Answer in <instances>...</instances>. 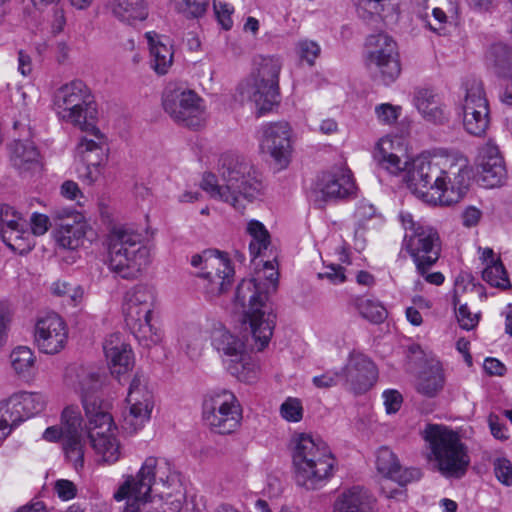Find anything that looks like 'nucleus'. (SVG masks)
<instances>
[{"instance_id": "f257e3e1", "label": "nucleus", "mask_w": 512, "mask_h": 512, "mask_svg": "<svg viewBox=\"0 0 512 512\" xmlns=\"http://www.w3.org/2000/svg\"><path fill=\"white\" fill-rule=\"evenodd\" d=\"M470 168L464 157H446L435 161L426 155L412 160L409 169L411 185L424 194L430 189L441 205L450 206L463 199L470 186Z\"/></svg>"}, {"instance_id": "f03ea898", "label": "nucleus", "mask_w": 512, "mask_h": 512, "mask_svg": "<svg viewBox=\"0 0 512 512\" xmlns=\"http://www.w3.org/2000/svg\"><path fill=\"white\" fill-rule=\"evenodd\" d=\"M279 273L272 262L266 261L257 278L242 280L236 288L235 301L244 311V322L249 324L252 337L259 351L266 348L273 335L276 315L268 294L277 289Z\"/></svg>"}, {"instance_id": "7ed1b4c3", "label": "nucleus", "mask_w": 512, "mask_h": 512, "mask_svg": "<svg viewBox=\"0 0 512 512\" xmlns=\"http://www.w3.org/2000/svg\"><path fill=\"white\" fill-rule=\"evenodd\" d=\"M219 171L222 184L212 173H205L201 181V188L212 198L241 211L262 194L263 184L258 172L239 156L222 155Z\"/></svg>"}, {"instance_id": "20e7f679", "label": "nucleus", "mask_w": 512, "mask_h": 512, "mask_svg": "<svg viewBox=\"0 0 512 512\" xmlns=\"http://www.w3.org/2000/svg\"><path fill=\"white\" fill-rule=\"evenodd\" d=\"M108 266L118 277L139 278L151 263L149 247L141 233L132 228H114L108 236Z\"/></svg>"}, {"instance_id": "39448f33", "label": "nucleus", "mask_w": 512, "mask_h": 512, "mask_svg": "<svg viewBox=\"0 0 512 512\" xmlns=\"http://www.w3.org/2000/svg\"><path fill=\"white\" fill-rule=\"evenodd\" d=\"M295 474L304 480H324L333 476L335 459L328 445L312 434H295L290 442Z\"/></svg>"}, {"instance_id": "423d86ee", "label": "nucleus", "mask_w": 512, "mask_h": 512, "mask_svg": "<svg viewBox=\"0 0 512 512\" xmlns=\"http://www.w3.org/2000/svg\"><path fill=\"white\" fill-rule=\"evenodd\" d=\"M281 69L282 62L279 57L258 56L251 78L238 87L242 100L253 102L260 115L272 110L279 102Z\"/></svg>"}, {"instance_id": "0eeeda50", "label": "nucleus", "mask_w": 512, "mask_h": 512, "mask_svg": "<svg viewBox=\"0 0 512 512\" xmlns=\"http://www.w3.org/2000/svg\"><path fill=\"white\" fill-rule=\"evenodd\" d=\"M424 439L429 444L431 455L444 477L464 476L470 459L456 432L443 425L429 424L425 428Z\"/></svg>"}, {"instance_id": "6e6552de", "label": "nucleus", "mask_w": 512, "mask_h": 512, "mask_svg": "<svg viewBox=\"0 0 512 512\" xmlns=\"http://www.w3.org/2000/svg\"><path fill=\"white\" fill-rule=\"evenodd\" d=\"M54 107L60 120L81 129L95 125L98 110L90 88L81 80L62 85L54 95Z\"/></svg>"}, {"instance_id": "1a4fd4ad", "label": "nucleus", "mask_w": 512, "mask_h": 512, "mask_svg": "<svg viewBox=\"0 0 512 512\" xmlns=\"http://www.w3.org/2000/svg\"><path fill=\"white\" fill-rule=\"evenodd\" d=\"M405 230L402 246L411 256L418 273H425L439 259L441 241L436 229L415 221L410 213H401Z\"/></svg>"}, {"instance_id": "9d476101", "label": "nucleus", "mask_w": 512, "mask_h": 512, "mask_svg": "<svg viewBox=\"0 0 512 512\" xmlns=\"http://www.w3.org/2000/svg\"><path fill=\"white\" fill-rule=\"evenodd\" d=\"M154 303V290L146 285H136L127 291L123 303L127 326L139 343L146 347L160 341V335L151 324Z\"/></svg>"}, {"instance_id": "9b49d317", "label": "nucleus", "mask_w": 512, "mask_h": 512, "mask_svg": "<svg viewBox=\"0 0 512 512\" xmlns=\"http://www.w3.org/2000/svg\"><path fill=\"white\" fill-rule=\"evenodd\" d=\"M190 263L199 269L196 273L197 285L206 299L213 300L230 289L234 268L224 254L217 250H205L193 255Z\"/></svg>"}, {"instance_id": "f8f14e48", "label": "nucleus", "mask_w": 512, "mask_h": 512, "mask_svg": "<svg viewBox=\"0 0 512 512\" xmlns=\"http://www.w3.org/2000/svg\"><path fill=\"white\" fill-rule=\"evenodd\" d=\"M202 418L212 432L228 435L239 428L242 409L234 393L226 389L214 390L204 397Z\"/></svg>"}, {"instance_id": "ddd939ff", "label": "nucleus", "mask_w": 512, "mask_h": 512, "mask_svg": "<svg viewBox=\"0 0 512 512\" xmlns=\"http://www.w3.org/2000/svg\"><path fill=\"white\" fill-rule=\"evenodd\" d=\"M212 345L220 355L226 371L241 382L252 383L257 379L256 363L247 352L245 342L226 329L216 330Z\"/></svg>"}, {"instance_id": "4468645a", "label": "nucleus", "mask_w": 512, "mask_h": 512, "mask_svg": "<svg viewBox=\"0 0 512 512\" xmlns=\"http://www.w3.org/2000/svg\"><path fill=\"white\" fill-rule=\"evenodd\" d=\"M162 106L173 121L189 128H198L205 120L203 99L195 91L176 83L165 87Z\"/></svg>"}, {"instance_id": "2eb2a0df", "label": "nucleus", "mask_w": 512, "mask_h": 512, "mask_svg": "<svg viewBox=\"0 0 512 512\" xmlns=\"http://www.w3.org/2000/svg\"><path fill=\"white\" fill-rule=\"evenodd\" d=\"M86 418V434L95 453L104 462L118 461L121 455L120 444L115 434L117 427L110 412L99 410L95 404L88 403Z\"/></svg>"}, {"instance_id": "dca6fc26", "label": "nucleus", "mask_w": 512, "mask_h": 512, "mask_svg": "<svg viewBox=\"0 0 512 512\" xmlns=\"http://www.w3.org/2000/svg\"><path fill=\"white\" fill-rule=\"evenodd\" d=\"M81 415L76 407H67L61 416V426L48 427L43 438L47 441L61 439L65 457L77 472L84 468V443Z\"/></svg>"}, {"instance_id": "f3484780", "label": "nucleus", "mask_w": 512, "mask_h": 512, "mask_svg": "<svg viewBox=\"0 0 512 512\" xmlns=\"http://www.w3.org/2000/svg\"><path fill=\"white\" fill-rule=\"evenodd\" d=\"M366 49L367 68L385 84L395 81L401 72L396 42L386 33L372 34L366 39Z\"/></svg>"}, {"instance_id": "a211bd4d", "label": "nucleus", "mask_w": 512, "mask_h": 512, "mask_svg": "<svg viewBox=\"0 0 512 512\" xmlns=\"http://www.w3.org/2000/svg\"><path fill=\"white\" fill-rule=\"evenodd\" d=\"M153 406V394L148 388L147 378L137 372L128 389L126 409L122 413V429L128 434L137 433L150 420Z\"/></svg>"}, {"instance_id": "6ab92c4d", "label": "nucleus", "mask_w": 512, "mask_h": 512, "mask_svg": "<svg viewBox=\"0 0 512 512\" xmlns=\"http://www.w3.org/2000/svg\"><path fill=\"white\" fill-rule=\"evenodd\" d=\"M292 129L285 122H273L261 128L260 149L270 155L279 169L288 166L292 153Z\"/></svg>"}, {"instance_id": "aec40b11", "label": "nucleus", "mask_w": 512, "mask_h": 512, "mask_svg": "<svg viewBox=\"0 0 512 512\" xmlns=\"http://www.w3.org/2000/svg\"><path fill=\"white\" fill-rule=\"evenodd\" d=\"M462 110L465 130L474 136L483 135L489 126L490 117L488 100L481 83L473 82L467 88Z\"/></svg>"}, {"instance_id": "412c9836", "label": "nucleus", "mask_w": 512, "mask_h": 512, "mask_svg": "<svg viewBox=\"0 0 512 512\" xmlns=\"http://www.w3.org/2000/svg\"><path fill=\"white\" fill-rule=\"evenodd\" d=\"M34 337L41 352L59 353L67 343V325L57 313H48L37 320Z\"/></svg>"}, {"instance_id": "4be33fe9", "label": "nucleus", "mask_w": 512, "mask_h": 512, "mask_svg": "<svg viewBox=\"0 0 512 512\" xmlns=\"http://www.w3.org/2000/svg\"><path fill=\"white\" fill-rule=\"evenodd\" d=\"M356 191L353 174L344 166L324 172L316 184V193L325 202L349 199L356 194Z\"/></svg>"}, {"instance_id": "5701e85b", "label": "nucleus", "mask_w": 512, "mask_h": 512, "mask_svg": "<svg viewBox=\"0 0 512 512\" xmlns=\"http://www.w3.org/2000/svg\"><path fill=\"white\" fill-rule=\"evenodd\" d=\"M343 373L347 387L356 394L368 391L378 378L374 362L367 355L357 351L350 353Z\"/></svg>"}, {"instance_id": "b1692460", "label": "nucleus", "mask_w": 512, "mask_h": 512, "mask_svg": "<svg viewBox=\"0 0 512 512\" xmlns=\"http://www.w3.org/2000/svg\"><path fill=\"white\" fill-rule=\"evenodd\" d=\"M66 383L80 394L84 410L86 404H95L99 410L109 411V403L95 396L94 393L101 387L100 374L87 367H70L66 372Z\"/></svg>"}, {"instance_id": "393cba45", "label": "nucleus", "mask_w": 512, "mask_h": 512, "mask_svg": "<svg viewBox=\"0 0 512 512\" xmlns=\"http://www.w3.org/2000/svg\"><path fill=\"white\" fill-rule=\"evenodd\" d=\"M420 9L418 17L431 31L442 34L446 25L458 14L455 0H414Z\"/></svg>"}, {"instance_id": "a878e982", "label": "nucleus", "mask_w": 512, "mask_h": 512, "mask_svg": "<svg viewBox=\"0 0 512 512\" xmlns=\"http://www.w3.org/2000/svg\"><path fill=\"white\" fill-rule=\"evenodd\" d=\"M477 168L479 180L486 188L500 186L506 179L507 171L503 158L494 145L487 144L481 148Z\"/></svg>"}, {"instance_id": "bb28decb", "label": "nucleus", "mask_w": 512, "mask_h": 512, "mask_svg": "<svg viewBox=\"0 0 512 512\" xmlns=\"http://www.w3.org/2000/svg\"><path fill=\"white\" fill-rule=\"evenodd\" d=\"M488 68L499 78L507 81L501 101L512 105V48L503 43H495L486 53Z\"/></svg>"}, {"instance_id": "cd10ccee", "label": "nucleus", "mask_w": 512, "mask_h": 512, "mask_svg": "<svg viewBox=\"0 0 512 512\" xmlns=\"http://www.w3.org/2000/svg\"><path fill=\"white\" fill-rule=\"evenodd\" d=\"M413 103L422 118L429 123L443 125L449 121L450 111L441 96L431 88H417Z\"/></svg>"}, {"instance_id": "c85d7f7f", "label": "nucleus", "mask_w": 512, "mask_h": 512, "mask_svg": "<svg viewBox=\"0 0 512 512\" xmlns=\"http://www.w3.org/2000/svg\"><path fill=\"white\" fill-rule=\"evenodd\" d=\"M87 135L82 137L76 147V157L82 164L101 166L107 160L108 147L105 135L92 125L91 129H81Z\"/></svg>"}, {"instance_id": "c756f323", "label": "nucleus", "mask_w": 512, "mask_h": 512, "mask_svg": "<svg viewBox=\"0 0 512 512\" xmlns=\"http://www.w3.org/2000/svg\"><path fill=\"white\" fill-rule=\"evenodd\" d=\"M0 402L7 404L9 419L18 426L25 419L40 413L45 407L46 399L38 392H20Z\"/></svg>"}, {"instance_id": "7c9ffc66", "label": "nucleus", "mask_w": 512, "mask_h": 512, "mask_svg": "<svg viewBox=\"0 0 512 512\" xmlns=\"http://www.w3.org/2000/svg\"><path fill=\"white\" fill-rule=\"evenodd\" d=\"M103 350L112 374L121 375L132 369L133 353L121 334L109 335L103 343Z\"/></svg>"}, {"instance_id": "2f4dec72", "label": "nucleus", "mask_w": 512, "mask_h": 512, "mask_svg": "<svg viewBox=\"0 0 512 512\" xmlns=\"http://www.w3.org/2000/svg\"><path fill=\"white\" fill-rule=\"evenodd\" d=\"M334 512H375V498L362 486H353L337 497Z\"/></svg>"}, {"instance_id": "473e14b6", "label": "nucleus", "mask_w": 512, "mask_h": 512, "mask_svg": "<svg viewBox=\"0 0 512 512\" xmlns=\"http://www.w3.org/2000/svg\"><path fill=\"white\" fill-rule=\"evenodd\" d=\"M150 50L151 68L159 75L168 72L173 63V50L165 36L154 31L145 33Z\"/></svg>"}, {"instance_id": "72a5a7b5", "label": "nucleus", "mask_w": 512, "mask_h": 512, "mask_svg": "<svg viewBox=\"0 0 512 512\" xmlns=\"http://www.w3.org/2000/svg\"><path fill=\"white\" fill-rule=\"evenodd\" d=\"M150 482H123L115 492L117 501H125L122 512H139L141 507L151 499Z\"/></svg>"}, {"instance_id": "f704fd0d", "label": "nucleus", "mask_w": 512, "mask_h": 512, "mask_svg": "<svg viewBox=\"0 0 512 512\" xmlns=\"http://www.w3.org/2000/svg\"><path fill=\"white\" fill-rule=\"evenodd\" d=\"M108 10L120 22L135 25L148 17V5L145 0H109Z\"/></svg>"}, {"instance_id": "c9c22d12", "label": "nucleus", "mask_w": 512, "mask_h": 512, "mask_svg": "<svg viewBox=\"0 0 512 512\" xmlns=\"http://www.w3.org/2000/svg\"><path fill=\"white\" fill-rule=\"evenodd\" d=\"M181 472L166 458L149 456L142 463L137 480H175Z\"/></svg>"}, {"instance_id": "e433bc0d", "label": "nucleus", "mask_w": 512, "mask_h": 512, "mask_svg": "<svg viewBox=\"0 0 512 512\" xmlns=\"http://www.w3.org/2000/svg\"><path fill=\"white\" fill-rule=\"evenodd\" d=\"M10 150L12 165L21 174L39 167V152L31 141L14 140Z\"/></svg>"}, {"instance_id": "4c0bfd02", "label": "nucleus", "mask_w": 512, "mask_h": 512, "mask_svg": "<svg viewBox=\"0 0 512 512\" xmlns=\"http://www.w3.org/2000/svg\"><path fill=\"white\" fill-rule=\"evenodd\" d=\"M356 6L364 20H386L398 14L399 0H356Z\"/></svg>"}, {"instance_id": "58836bf2", "label": "nucleus", "mask_w": 512, "mask_h": 512, "mask_svg": "<svg viewBox=\"0 0 512 512\" xmlns=\"http://www.w3.org/2000/svg\"><path fill=\"white\" fill-rule=\"evenodd\" d=\"M445 378L439 364L431 365L420 372L416 390L425 397H435L444 387Z\"/></svg>"}, {"instance_id": "ea45409f", "label": "nucleus", "mask_w": 512, "mask_h": 512, "mask_svg": "<svg viewBox=\"0 0 512 512\" xmlns=\"http://www.w3.org/2000/svg\"><path fill=\"white\" fill-rule=\"evenodd\" d=\"M206 336L198 326H187L181 332L179 344L190 359H197L204 348Z\"/></svg>"}, {"instance_id": "a19ab883", "label": "nucleus", "mask_w": 512, "mask_h": 512, "mask_svg": "<svg viewBox=\"0 0 512 512\" xmlns=\"http://www.w3.org/2000/svg\"><path fill=\"white\" fill-rule=\"evenodd\" d=\"M351 305L358 311L361 317L371 323H381L386 319L387 311L377 300L365 296L351 298Z\"/></svg>"}, {"instance_id": "79ce46f5", "label": "nucleus", "mask_w": 512, "mask_h": 512, "mask_svg": "<svg viewBox=\"0 0 512 512\" xmlns=\"http://www.w3.org/2000/svg\"><path fill=\"white\" fill-rule=\"evenodd\" d=\"M2 241L13 251L24 254L32 249L30 232L27 224L0 232Z\"/></svg>"}, {"instance_id": "37998d69", "label": "nucleus", "mask_w": 512, "mask_h": 512, "mask_svg": "<svg viewBox=\"0 0 512 512\" xmlns=\"http://www.w3.org/2000/svg\"><path fill=\"white\" fill-rule=\"evenodd\" d=\"M83 237V227L75 221L72 224H61L55 232V240L58 246L63 249H77L81 245Z\"/></svg>"}, {"instance_id": "c03bdc74", "label": "nucleus", "mask_w": 512, "mask_h": 512, "mask_svg": "<svg viewBox=\"0 0 512 512\" xmlns=\"http://www.w3.org/2000/svg\"><path fill=\"white\" fill-rule=\"evenodd\" d=\"M247 232L251 236L249 251L252 258H257L270 245V235L265 226L257 221L251 220L247 226Z\"/></svg>"}, {"instance_id": "a18cd8bd", "label": "nucleus", "mask_w": 512, "mask_h": 512, "mask_svg": "<svg viewBox=\"0 0 512 512\" xmlns=\"http://www.w3.org/2000/svg\"><path fill=\"white\" fill-rule=\"evenodd\" d=\"M9 360L13 371L19 376H25L30 374L36 357L29 347L17 346L11 351Z\"/></svg>"}, {"instance_id": "49530a36", "label": "nucleus", "mask_w": 512, "mask_h": 512, "mask_svg": "<svg viewBox=\"0 0 512 512\" xmlns=\"http://www.w3.org/2000/svg\"><path fill=\"white\" fill-rule=\"evenodd\" d=\"M376 468L382 477L394 479L399 474L401 465L395 453L390 448L383 446L377 451Z\"/></svg>"}, {"instance_id": "de8ad7c7", "label": "nucleus", "mask_w": 512, "mask_h": 512, "mask_svg": "<svg viewBox=\"0 0 512 512\" xmlns=\"http://www.w3.org/2000/svg\"><path fill=\"white\" fill-rule=\"evenodd\" d=\"M374 154L407 155V143L403 136L387 135L382 137L376 147Z\"/></svg>"}, {"instance_id": "09e8293b", "label": "nucleus", "mask_w": 512, "mask_h": 512, "mask_svg": "<svg viewBox=\"0 0 512 512\" xmlns=\"http://www.w3.org/2000/svg\"><path fill=\"white\" fill-rule=\"evenodd\" d=\"M374 159L380 168L395 176L404 172L409 164L407 155L374 154Z\"/></svg>"}, {"instance_id": "8fccbe9b", "label": "nucleus", "mask_w": 512, "mask_h": 512, "mask_svg": "<svg viewBox=\"0 0 512 512\" xmlns=\"http://www.w3.org/2000/svg\"><path fill=\"white\" fill-rule=\"evenodd\" d=\"M374 159L380 168L395 176L404 172L409 164L407 155L374 154Z\"/></svg>"}, {"instance_id": "3c124183", "label": "nucleus", "mask_w": 512, "mask_h": 512, "mask_svg": "<svg viewBox=\"0 0 512 512\" xmlns=\"http://www.w3.org/2000/svg\"><path fill=\"white\" fill-rule=\"evenodd\" d=\"M482 278L491 286L502 289L510 287V281L502 262H493L486 265L482 272Z\"/></svg>"}, {"instance_id": "603ef678", "label": "nucleus", "mask_w": 512, "mask_h": 512, "mask_svg": "<svg viewBox=\"0 0 512 512\" xmlns=\"http://www.w3.org/2000/svg\"><path fill=\"white\" fill-rule=\"evenodd\" d=\"M453 304L460 327L465 330L474 329L478 325L480 315L478 313H472L466 304H460L456 294L453 296Z\"/></svg>"}, {"instance_id": "864d4df0", "label": "nucleus", "mask_w": 512, "mask_h": 512, "mask_svg": "<svg viewBox=\"0 0 512 512\" xmlns=\"http://www.w3.org/2000/svg\"><path fill=\"white\" fill-rule=\"evenodd\" d=\"M209 0H177L176 6L186 18L202 17L208 8Z\"/></svg>"}, {"instance_id": "5fc2aeb1", "label": "nucleus", "mask_w": 512, "mask_h": 512, "mask_svg": "<svg viewBox=\"0 0 512 512\" xmlns=\"http://www.w3.org/2000/svg\"><path fill=\"white\" fill-rule=\"evenodd\" d=\"M26 224L22 216L10 205H2L0 208V232Z\"/></svg>"}, {"instance_id": "6e6d98bb", "label": "nucleus", "mask_w": 512, "mask_h": 512, "mask_svg": "<svg viewBox=\"0 0 512 512\" xmlns=\"http://www.w3.org/2000/svg\"><path fill=\"white\" fill-rule=\"evenodd\" d=\"M281 416L289 422H299L303 417V407L297 398H287L280 407Z\"/></svg>"}, {"instance_id": "4d7b16f0", "label": "nucleus", "mask_w": 512, "mask_h": 512, "mask_svg": "<svg viewBox=\"0 0 512 512\" xmlns=\"http://www.w3.org/2000/svg\"><path fill=\"white\" fill-rule=\"evenodd\" d=\"M402 108L390 103H382L375 107L377 120L384 125L394 124L401 115Z\"/></svg>"}, {"instance_id": "13d9d810", "label": "nucleus", "mask_w": 512, "mask_h": 512, "mask_svg": "<svg viewBox=\"0 0 512 512\" xmlns=\"http://www.w3.org/2000/svg\"><path fill=\"white\" fill-rule=\"evenodd\" d=\"M51 291L56 296L68 297L74 302L83 295V290L80 287L72 286L65 281L54 282Z\"/></svg>"}, {"instance_id": "bf43d9fd", "label": "nucleus", "mask_w": 512, "mask_h": 512, "mask_svg": "<svg viewBox=\"0 0 512 512\" xmlns=\"http://www.w3.org/2000/svg\"><path fill=\"white\" fill-rule=\"evenodd\" d=\"M12 317L9 306L4 302H0V348L5 346L8 341Z\"/></svg>"}, {"instance_id": "052dcab7", "label": "nucleus", "mask_w": 512, "mask_h": 512, "mask_svg": "<svg viewBox=\"0 0 512 512\" xmlns=\"http://www.w3.org/2000/svg\"><path fill=\"white\" fill-rule=\"evenodd\" d=\"M214 11L218 21L225 30H229L233 25L231 15L233 13V7L227 3H223L220 0H214Z\"/></svg>"}, {"instance_id": "680f3d73", "label": "nucleus", "mask_w": 512, "mask_h": 512, "mask_svg": "<svg viewBox=\"0 0 512 512\" xmlns=\"http://www.w3.org/2000/svg\"><path fill=\"white\" fill-rule=\"evenodd\" d=\"M298 53L302 60H305L309 65H313L320 54V47L314 41H300L298 43Z\"/></svg>"}, {"instance_id": "e2e57ef3", "label": "nucleus", "mask_w": 512, "mask_h": 512, "mask_svg": "<svg viewBox=\"0 0 512 512\" xmlns=\"http://www.w3.org/2000/svg\"><path fill=\"white\" fill-rule=\"evenodd\" d=\"M344 379L343 369L339 371H327L320 376H315L312 383L317 388H330L336 386L340 380Z\"/></svg>"}, {"instance_id": "0e129e2a", "label": "nucleus", "mask_w": 512, "mask_h": 512, "mask_svg": "<svg viewBox=\"0 0 512 512\" xmlns=\"http://www.w3.org/2000/svg\"><path fill=\"white\" fill-rule=\"evenodd\" d=\"M320 279H327L330 283L337 285L346 281L344 268L340 265H329L325 271L318 273Z\"/></svg>"}, {"instance_id": "69168bd1", "label": "nucleus", "mask_w": 512, "mask_h": 512, "mask_svg": "<svg viewBox=\"0 0 512 512\" xmlns=\"http://www.w3.org/2000/svg\"><path fill=\"white\" fill-rule=\"evenodd\" d=\"M376 216V208L370 202L365 199L360 200L354 212V217L359 224H363L365 221L372 219Z\"/></svg>"}, {"instance_id": "338daca9", "label": "nucleus", "mask_w": 512, "mask_h": 512, "mask_svg": "<svg viewBox=\"0 0 512 512\" xmlns=\"http://www.w3.org/2000/svg\"><path fill=\"white\" fill-rule=\"evenodd\" d=\"M384 406L388 414L396 413L402 405V395L397 390H385L383 392Z\"/></svg>"}, {"instance_id": "774afa93", "label": "nucleus", "mask_w": 512, "mask_h": 512, "mask_svg": "<svg viewBox=\"0 0 512 512\" xmlns=\"http://www.w3.org/2000/svg\"><path fill=\"white\" fill-rule=\"evenodd\" d=\"M30 225L32 233L36 236H41L48 231L50 220L47 215L35 212L31 215Z\"/></svg>"}]
</instances>
